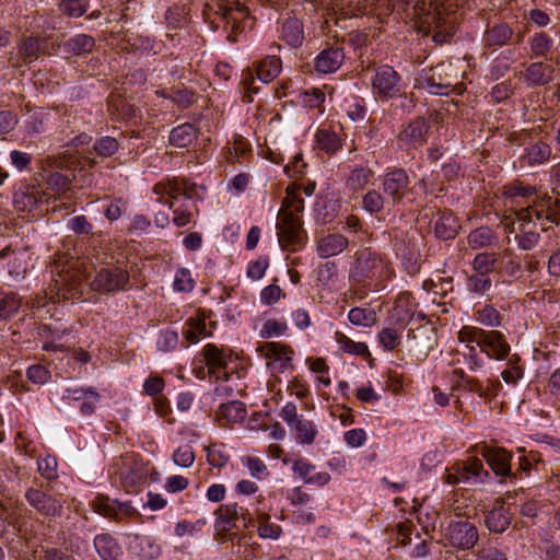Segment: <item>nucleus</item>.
<instances>
[{
	"label": "nucleus",
	"instance_id": "24",
	"mask_svg": "<svg viewBox=\"0 0 560 560\" xmlns=\"http://www.w3.org/2000/svg\"><path fill=\"white\" fill-rule=\"evenodd\" d=\"M208 315L205 311H199L192 317H190L184 328V335L190 343H196L200 339L210 335V330L207 324Z\"/></svg>",
	"mask_w": 560,
	"mask_h": 560
},
{
	"label": "nucleus",
	"instance_id": "49",
	"mask_svg": "<svg viewBox=\"0 0 560 560\" xmlns=\"http://www.w3.org/2000/svg\"><path fill=\"white\" fill-rule=\"evenodd\" d=\"M372 175L373 173L369 168H354L348 178L347 185L352 190H361L370 183Z\"/></svg>",
	"mask_w": 560,
	"mask_h": 560
},
{
	"label": "nucleus",
	"instance_id": "50",
	"mask_svg": "<svg viewBox=\"0 0 560 560\" xmlns=\"http://www.w3.org/2000/svg\"><path fill=\"white\" fill-rule=\"evenodd\" d=\"M475 560H508V557L503 550L488 541L477 549Z\"/></svg>",
	"mask_w": 560,
	"mask_h": 560
},
{
	"label": "nucleus",
	"instance_id": "4",
	"mask_svg": "<svg viewBox=\"0 0 560 560\" xmlns=\"http://www.w3.org/2000/svg\"><path fill=\"white\" fill-rule=\"evenodd\" d=\"M208 5L221 16L225 28L230 30V42H237L241 34L254 26V18L242 0H211Z\"/></svg>",
	"mask_w": 560,
	"mask_h": 560
},
{
	"label": "nucleus",
	"instance_id": "40",
	"mask_svg": "<svg viewBox=\"0 0 560 560\" xmlns=\"http://www.w3.org/2000/svg\"><path fill=\"white\" fill-rule=\"evenodd\" d=\"M267 360L266 364L272 374L283 373L292 369V359L287 355L288 352H264Z\"/></svg>",
	"mask_w": 560,
	"mask_h": 560
},
{
	"label": "nucleus",
	"instance_id": "1",
	"mask_svg": "<svg viewBox=\"0 0 560 560\" xmlns=\"http://www.w3.org/2000/svg\"><path fill=\"white\" fill-rule=\"evenodd\" d=\"M505 207L501 223L523 250L534 248L539 240L538 226L548 230L560 222V199L539 195L532 186L513 183L504 187Z\"/></svg>",
	"mask_w": 560,
	"mask_h": 560
},
{
	"label": "nucleus",
	"instance_id": "62",
	"mask_svg": "<svg viewBox=\"0 0 560 560\" xmlns=\"http://www.w3.org/2000/svg\"><path fill=\"white\" fill-rule=\"evenodd\" d=\"M206 525V520H197L196 522L180 521L175 525V534L178 537L185 535H192L195 532L200 530Z\"/></svg>",
	"mask_w": 560,
	"mask_h": 560
},
{
	"label": "nucleus",
	"instance_id": "6",
	"mask_svg": "<svg viewBox=\"0 0 560 560\" xmlns=\"http://www.w3.org/2000/svg\"><path fill=\"white\" fill-rule=\"evenodd\" d=\"M350 276L357 282L374 279L385 281L393 278L394 270L383 256L369 248H364L355 254Z\"/></svg>",
	"mask_w": 560,
	"mask_h": 560
},
{
	"label": "nucleus",
	"instance_id": "55",
	"mask_svg": "<svg viewBox=\"0 0 560 560\" xmlns=\"http://www.w3.org/2000/svg\"><path fill=\"white\" fill-rule=\"evenodd\" d=\"M156 94L162 97H170L174 103L182 107H188L195 102L194 92L187 89L175 90L170 95L160 91H156Z\"/></svg>",
	"mask_w": 560,
	"mask_h": 560
},
{
	"label": "nucleus",
	"instance_id": "54",
	"mask_svg": "<svg viewBox=\"0 0 560 560\" xmlns=\"http://www.w3.org/2000/svg\"><path fill=\"white\" fill-rule=\"evenodd\" d=\"M494 262L495 258L493 255L481 253L478 254L474 261H472V268L475 273H481V275H488L493 271L494 269Z\"/></svg>",
	"mask_w": 560,
	"mask_h": 560
},
{
	"label": "nucleus",
	"instance_id": "64",
	"mask_svg": "<svg viewBox=\"0 0 560 560\" xmlns=\"http://www.w3.org/2000/svg\"><path fill=\"white\" fill-rule=\"evenodd\" d=\"M42 560H78L72 552L61 548L50 547L43 550Z\"/></svg>",
	"mask_w": 560,
	"mask_h": 560
},
{
	"label": "nucleus",
	"instance_id": "26",
	"mask_svg": "<svg viewBox=\"0 0 560 560\" xmlns=\"http://www.w3.org/2000/svg\"><path fill=\"white\" fill-rule=\"evenodd\" d=\"M428 126L423 119L410 122L400 133L399 141L404 144L418 147L425 141Z\"/></svg>",
	"mask_w": 560,
	"mask_h": 560
},
{
	"label": "nucleus",
	"instance_id": "36",
	"mask_svg": "<svg viewBox=\"0 0 560 560\" xmlns=\"http://www.w3.org/2000/svg\"><path fill=\"white\" fill-rule=\"evenodd\" d=\"M291 428L295 431V441L299 444L311 445L314 443L317 435V428L313 421L300 419Z\"/></svg>",
	"mask_w": 560,
	"mask_h": 560
},
{
	"label": "nucleus",
	"instance_id": "10",
	"mask_svg": "<svg viewBox=\"0 0 560 560\" xmlns=\"http://www.w3.org/2000/svg\"><path fill=\"white\" fill-rule=\"evenodd\" d=\"M372 92L376 98L388 101L401 94L404 84L400 74L390 66L383 65L375 69L371 79Z\"/></svg>",
	"mask_w": 560,
	"mask_h": 560
},
{
	"label": "nucleus",
	"instance_id": "33",
	"mask_svg": "<svg viewBox=\"0 0 560 560\" xmlns=\"http://www.w3.org/2000/svg\"><path fill=\"white\" fill-rule=\"evenodd\" d=\"M405 327L401 323L384 327L378 334V341L385 350H394L400 346Z\"/></svg>",
	"mask_w": 560,
	"mask_h": 560
},
{
	"label": "nucleus",
	"instance_id": "35",
	"mask_svg": "<svg viewBox=\"0 0 560 560\" xmlns=\"http://www.w3.org/2000/svg\"><path fill=\"white\" fill-rule=\"evenodd\" d=\"M281 70V60L277 57H267L262 59L256 68L257 78L268 83L276 79Z\"/></svg>",
	"mask_w": 560,
	"mask_h": 560
},
{
	"label": "nucleus",
	"instance_id": "21",
	"mask_svg": "<svg viewBox=\"0 0 560 560\" xmlns=\"http://www.w3.org/2000/svg\"><path fill=\"white\" fill-rule=\"evenodd\" d=\"M226 352H201L200 362L205 363V366L195 368L194 372L197 377H205V370L207 369L208 374H213L217 378H220L221 375H226L225 366H226Z\"/></svg>",
	"mask_w": 560,
	"mask_h": 560
},
{
	"label": "nucleus",
	"instance_id": "41",
	"mask_svg": "<svg viewBox=\"0 0 560 560\" xmlns=\"http://www.w3.org/2000/svg\"><path fill=\"white\" fill-rule=\"evenodd\" d=\"M494 238V234L491 229L487 226H481L471 231L468 235V245L474 248H482L489 246Z\"/></svg>",
	"mask_w": 560,
	"mask_h": 560
},
{
	"label": "nucleus",
	"instance_id": "44",
	"mask_svg": "<svg viewBox=\"0 0 560 560\" xmlns=\"http://www.w3.org/2000/svg\"><path fill=\"white\" fill-rule=\"evenodd\" d=\"M94 510L109 518L117 516V510L127 509V505L118 504L116 501H110L107 497L98 495L93 502Z\"/></svg>",
	"mask_w": 560,
	"mask_h": 560
},
{
	"label": "nucleus",
	"instance_id": "37",
	"mask_svg": "<svg viewBox=\"0 0 560 560\" xmlns=\"http://www.w3.org/2000/svg\"><path fill=\"white\" fill-rule=\"evenodd\" d=\"M551 156V148L544 142H537L526 149L523 160L528 165L542 164L549 161Z\"/></svg>",
	"mask_w": 560,
	"mask_h": 560
},
{
	"label": "nucleus",
	"instance_id": "52",
	"mask_svg": "<svg viewBox=\"0 0 560 560\" xmlns=\"http://www.w3.org/2000/svg\"><path fill=\"white\" fill-rule=\"evenodd\" d=\"M67 46L73 54L81 55L90 51L93 48L94 38L90 35L79 34L69 39Z\"/></svg>",
	"mask_w": 560,
	"mask_h": 560
},
{
	"label": "nucleus",
	"instance_id": "17",
	"mask_svg": "<svg viewBox=\"0 0 560 560\" xmlns=\"http://www.w3.org/2000/svg\"><path fill=\"white\" fill-rule=\"evenodd\" d=\"M0 259H8L9 275L19 279L26 275L32 255L27 248L13 249L7 246L0 250Z\"/></svg>",
	"mask_w": 560,
	"mask_h": 560
},
{
	"label": "nucleus",
	"instance_id": "12",
	"mask_svg": "<svg viewBox=\"0 0 560 560\" xmlns=\"http://www.w3.org/2000/svg\"><path fill=\"white\" fill-rule=\"evenodd\" d=\"M25 500L36 513L46 518H56L61 516L63 502L40 488H28L25 492Z\"/></svg>",
	"mask_w": 560,
	"mask_h": 560
},
{
	"label": "nucleus",
	"instance_id": "47",
	"mask_svg": "<svg viewBox=\"0 0 560 560\" xmlns=\"http://www.w3.org/2000/svg\"><path fill=\"white\" fill-rule=\"evenodd\" d=\"M453 375L462 381V383L456 382L455 387H462L467 392L477 393L481 398H488L489 394L482 393V385L477 378L466 376L462 369H455Z\"/></svg>",
	"mask_w": 560,
	"mask_h": 560
},
{
	"label": "nucleus",
	"instance_id": "25",
	"mask_svg": "<svg viewBox=\"0 0 560 560\" xmlns=\"http://www.w3.org/2000/svg\"><path fill=\"white\" fill-rule=\"evenodd\" d=\"M512 521L510 510L501 502L494 506L486 516L485 523L491 533L502 534L508 529Z\"/></svg>",
	"mask_w": 560,
	"mask_h": 560
},
{
	"label": "nucleus",
	"instance_id": "31",
	"mask_svg": "<svg viewBox=\"0 0 560 560\" xmlns=\"http://www.w3.org/2000/svg\"><path fill=\"white\" fill-rule=\"evenodd\" d=\"M459 229L460 225L457 218L448 211L441 213L434 226L435 235L442 240L454 238Z\"/></svg>",
	"mask_w": 560,
	"mask_h": 560
},
{
	"label": "nucleus",
	"instance_id": "53",
	"mask_svg": "<svg viewBox=\"0 0 560 560\" xmlns=\"http://www.w3.org/2000/svg\"><path fill=\"white\" fill-rule=\"evenodd\" d=\"M60 11L71 18L82 16L89 9V4L82 0H63L59 4Z\"/></svg>",
	"mask_w": 560,
	"mask_h": 560
},
{
	"label": "nucleus",
	"instance_id": "59",
	"mask_svg": "<svg viewBox=\"0 0 560 560\" xmlns=\"http://www.w3.org/2000/svg\"><path fill=\"white\" fill-rule=\"evenodd\" d=\"M38 471L47 480H54L57 478V458L51 455H47L39 458L37 462Z\"/></svg>",
	"mask_w": 560,
	"mask_h": 560
},
{
	"label": "nucleus",
	"instance_id": "27",
	"mask_svg": "<svg viewBox=\"0 0 560 560\" xmlns=\"http://www.w3.org/2000/svg\"><path fill=\"white\" fill-rule=\"evenodd\" d=\"M198 129L195 125L185 122L174 127L168 137V141L176 148H187L196 141Z\"/></svg>",
	"mask_w": 560,
	"mask_h": 560
},
{
	"label": "nucleus",
	"instance_id": "34",
	"mask_svg": "<svg viewBox=\"0 0 560 560\" xmlns=\"http://www.w3.org/2000/svg\"><path fill=\"white\" fill-rule=\"evenodd\" d=\"M94 547L103 560H114L117 556L118 545L115 538L107 533L95 536Z\"/></svg>",
	"mask_w": 560,
	"mask_h": 560
},
{
	"label": "nucleus",
	"instance_id": "15",
	"mask_svg": "<svg viewBox=\"0 0 560 560\" xmlns=\"http://www.w3.org/2000/svg\"><path fill=\"white\" fill-rule=\"evenodd\" d=\"M129 281L128 272L119 267L105 268L100 270L93 281L95 290L110 292L124 289Z\"/></svg>",
	"mask_w": 560,
	"mask_h": 560
},
{
	"label": "nucleus",
	"instance_id": "30",
	"mask_svg": "<svg viewBox=\"0 0 560 560\" xmlns=\"http://www.w3.org/2000/svg\"><path fill=\"white\" fill-rule=\"evenodd\" d=\"M280 38L291 47L302 45L304 39L302 23L295 18L285 20L281 26Z\"/></svg>",
	"mask_w": 560,
	"mask_h": 560
},
{
	"label": "nucleus",
	"instance_id": "58",
	"mask_svg": "<svg viewBox=\"0 0 560 560\" xmlns=\"http://www.w3.org/2000/svg\"><path fill=\"white\" fill-rule=\"evenodd\" d=\"M491 279L488 275L474 273L468 278L467 284L471 292L483 294L491 288Z\"/></svg>",
	"mask_w": 560,
	"mask_h": 560
},
{
	"label": "nucleus",
	"instance_id": "60",
	"mask_svg": "<svg viewBox=\"0 0 560 560\" xmlns=\"http://www.w3.org/2000/svg\"><path fill=\"white\" fill-rule=\"evenodd\" d=\"M174 463L182 467H189L194 464L195 453L188 444L179 446L173 455Z\"/></svg>",
	"mask_w": 560,
	"mask_h": 560
},
{
	"label": "nucleus",
	"instance_id": "38",
	"mask_svg": "<svg viewBox=\"0 0 560 560\" xmlns=\"http://www.w3.org/2000/svg\"><path fill=\"white\" fill-rule=\"evenodd\" d=\"M22 305L20 295L15 292L3 293L0 299V318L10 319L12 318Z\"/></svg>",
	"mask_w": 560,
	"mask_h": 560
},
{
	"label": "nucleus",
	"instance_id": "3",
	"mask_svg": "<svg viewBox=\"0 0 560 560\" xmlns=\"http://www.w3.org/2000/svg\"><path fill=\"white\" fill-rule=\"evenodd\" d=\"M156 202L168 206L173 212V223L178 228L189 225L195 217L196 206L186 194V186L182 179L172 178L156 183L153 186Z\"/></svg>",
	"mask_w": 560,
	"mask_h": 560
},
{
	"label": "nucleus",
	"instance_id": "5",
	"mask_svg": "<svg viewBox=\"0 0 560 560\" xmlns=\"http://www.w3.org/2000/svg\"><path fill=\"white\" fill-rule=\"evenodd\" d=\"M113 474L118 477L120 486L127 491H136L143 486L149 477V464L144 463L140 454L126 452L115 459Z\"/></svg>",
	"mask_w": 560,
	"mask_h": 560
},
{
	"label": "nucleus",
	"instance_id": "56",
	"mask_svg": "<svg viewBox=\"0 0 560 560\" xmlns=\"http://www.w3.org/2000/svg\"><path fill=\"white\" fill-rule=\"evenodd\" d=\"M512 36V30L506 24L495 25L488 33L487 40L491 45H503Z\"/></svg>",
	"mask_w": 560,
	"mask_h": 560
},
{
	"label": "nucleus",
	"instance_id": "16",
	"mask_svg": "<svg viewBox=\"0 0 560 560\" xmlns=\"http://www.w3.org/2000/svg\"><path fill=\"white\" fill-rule=\"evenodd\" d=\"M215 525H222V529L225 532H231L234 528L238 529V521L243 522L244 527H247V523L250 522L247 510L240 508L237 503L220 505L215 511Z\"/></svg>",
	"mask_w": 560,
	"mask_h": 560
},
{
	"label": "nucleus",
	"instance_id": "46",
	"mask_svg": "<svg viewBox=\"0 0 560 560\" xmlns=\"http://www.w3.org/2000/svg\"><path fill=\"white\" fill-rule=\"evenodd\" d=\"M300 102L303 106L311 109L324 112L323 104L325 102V93L319 89H311L300 95Z\"/></svg>",
	"mask_w": 560,
	"mask_h": 560
},
{
	"label": "nucleus",
	"instance_id": "9",
	"mask_svg": "<svg viewBox=\"0 0 560 560\" xmlns=\"http://www.w3.org/2000/svg\"><path fill=\"white\" fill-rule=\"evenodd\" d=\"M458 340L465 345L468 350L480 348L486 350H510V346L503 339V336L495 330L486 331L478 327L464 326L458 331Z\"/></svg>",
	"mask_w": 560,
	"mask_h": 560
},
{
	"label": "nucleus",
	"instance_id": "48",
	"mask_svg": "<svg viewBox=\"0 0 560 560\" xmlns=\"http://www.w3.org/2000/svg\"><path fill=\"white\" fill-rule=\"evenodd\" d=\"M282 533L281 527L270 522V516L266 513L258 516V535L261 538L277 539Z\"/></svg>",
	"mask_w": 560,
	"mask_h": 560
},
{
	"label": "nucleus",
	"instance_id": "2",
	"mask_svg": "<svg viewBox=\"0 0 560 560\" xmlns=\"http://www.w3.org/2000/svg\"><path fill=\"white\" fill-rule=\"evenodd\" d=\"M302 188L296 185L288 186L285 197L277 217V236L282 249L296 250L305 244L306 233L303 230L301 213L304 210Z\"/></svg>",
	"mask_w": 560,
	"mask_h": 560
},
{
	"label": "nucleus",
	"instance_id": "20",
	"mask_svg": "<svg viewBox=\"0 0 560 560\" xmlns=\"http://www.w3.org/2000/svg\"><path fill=\"white\" fill-rule=\"evenodd\" d=\"M345 60V54L339 48H328L320 51L314 60V69L322 74L336 72Z\"/></svg>",
	"mask_w": 560,
	"mask_h": 560
},
{
	"label": "nucleus",
	"instance_id": "51",
	"mask_svg": "<svg viewBox=\"0 0 560 560\" xmlns=\"http://www.w3.org/2000/svg\"><path fill=\"white\" fill-rule=\"evenodd\" d=\"M345 110L348 117L353 121L362 120L366 115L364 101L355 96L346 100Z\"/></svg>",
	"mask_w": 560,
	"mask_h": 560
},
{
	"label": "nucleus",
	"instance_id": "23",
	"mask_svg": "<svg viewBox=\"0 0 560 560\" xmlns=\"http://www.w3.org/2000/svg\"><path fill=\"white\" fill-rule=\"evenodd\" d=\"M247 416L246 406L243 401L231 400L222 402L215 412V420L218 422L225 421L222 425L240 423L245 420Z\"/></svg>",
	"mask_w": 560,
	"mask_h": 560
},
{
	"label": "nucleus",
	"instance_id": "7",
	"mask_svg": "<svg viewBox=\"0 0 560 560\" xmlns=\"http://www.w3.org/2000/svg\"><path fill=\"white\" fill-rule=\"evenodd\" d=\"M401 4L413 3V18L419 31L428 34L446 23L447 10L443 0H396Z\"/></svg>",
	"mask_w": 560,
	"mask_h": 560
},
{
	"label": "nucleus",
	"instance_id": "39",
	"mask_svg": "<svg viewBox=\"0 0 560 560\" xmlns=\"http://www.w3.org/2000/svg\"><path fill=\"white\" fill-rule=\"evenodd\" d=\"M348 319L357 326L372 327L377 323V315L372 308L353 307L348 313Z\"/></svg>",
	"mask_w": 560,
	"mask_h": 560
},
{
	"label": "nucleus",
	"instance_id": "63",
	"mask_svg": "<svg viewBox=\"0 0 560 560\" xmlns=\"http://www.w3.org/2000/svg\"><path fill=\"white\" fill-rule=\"evenodd\" d=\"M384 207L383 197L375 190L369 191L363 198V208L371 212H380Z\"/></svg>",
	"mask_w": 560,
	"mask_h": 560
},
{
	"label": "nucleus",
	"instance_id": "22",
	"mask_svg": "<svg viewBox=\"0 0 560 560\" xmlns=\"http://www.w3.org/2000/svg\"><path fill=\"white\" fill-rule=\"evenodd\" d=\"M348 245V238L343 235L327 234L316 241V253L320 258H329L341 254Z\"/></svg>",
	"mask_w": 560,
	"mask_h": 560
},
{
	"label": "nucleus",
	"instance_id": "8",
	"mask_svg": "<svg viewBox=\"0 0 560 560\" xmlns=\"http://www.w3.org/2000/svg\"><path fill=\"white\" fill-rule=\"evenodd\" d=\"M458 67L451 61L441 62L425 74V88L431 94H462L464 84L458 82Z\"/></svg>",
	"mask_w": 560,
	"mask_h": 560
},
{
	"label": "nucleus",
	"instance_id": "32",
	"mask_svg": "<svg viewBox=\"0 0 560 560\" xmlns=\"http://www.w3.org/2000/svg\"><path fill=\"white\" fill-rule=\"evenodd\" d=\"M552 78V68L544 62L532 63L525 72V81L530 85H542Z\"/></svg>",
	"mask_w": 560,
	"mask_h": 560
},
{
	"label": "nucleus",
	"instance_id": "11",
	"mask_svg": "<svg viewBox=\"0 0 560 560\" xmlns=\"http://www.w3.org/2000/svg\"><path fill=\"white\" fill-rule=\"evenodd\" d=\"M443 536L450 546L464 551L472 549L479 540L478 528L467 520L451 521Z\"/></svg>",
	"mask_w": 560,
	"mask_h": 560
},
{
	"label": "nucleus",
	"instance_id": "28",
	"mask_svg": "<svg viewBox=\"0 0 560 560\" xmlns=\"http://www.w3.org/2000/svg\"><path fill=\"white\" fill-rule=\"evenodd\" d=\"M57 295L58 300H74L79 299L82 294V279L74 275H67L61 280L56 281V285H59Z\"/></svg>",
	"mask_w": 560,
	"mask_h": 560
},
{
	"label": "nucleus",
	"instance_id": "45",
	"mask_svg": "<svg viewBox=\"0 0 560 560\" xmlns=\"http://www.w3.org/2000/svg\"><path fill=\"white\" fill-rule=\"evenodd\" d=\"M476 320L488 327H498L501 323V316L492 305H485L475 313Z\"/></svg>",
	"mask_w": 560,
	"mask_h": 560
},
{
	"label": "nucleus",
	"instance_id": "61",
	"mask_svg": "<svg viewBox=\"0 0 560 560\" xmlns=\"http://www.w3.org/2000/svg\"><path fill=\"white\" fill-rule=\"evenodd\" d=\"M282 290L277 284H269L260 292V303L264 305H273L282 298Z\"/></svg>",
	"mask_w": 560,
	"mask_h": 560
},
{
	"label": "nucleus",
	"instance_id": "42",
	"mask_svg": "<svg viewBox=\"0 0 560 560\" xmlns=\"http://www.w3.org/2000/svg\"><path fill=\"white\" fill-rule=\"evenodd\" d=\"M288 325L283 318H268L266 319L259 330L262 338H273L285 334Z\"/></svg>",
	"mask_w": 560,
	"mask_h": 560
},
{
	"label": "nucleus",
	"instance_id": "43",
	"mask_svg": "<svg viewBox=\"0 0 560 560\" xmlns=\"http://www.w3.org/2000/svg\"><path fill=\"white\" fill-rule=\"evenodd\" d=\"M195 285V279L188 268H179L176 270L173 281L174 291L188 293L194 290Z\"/></svg>",
	"mask_w": 560,
	"mask_h": 560
},
{
	"label": "nucleus",
	"instance_id": "29",
	"mask_svg": "<svg viewBox=\"0 0 560 560\" xmlns=\"http://www.w3.org/2000/svg\"><path fill=\"white\" fill-rule=\"evenodd\" d=\"M314 138L316 147L327 154H335L341 148L340 137L330 128H318Z\"/></svg>",
	"mask_w": 560,
	"mask_h": 560
},
{
	"label": "nucleus",
	"instance_id": "14",
	"mask_svg": "<svg viewBox=\"0 0 560 560\" xmlns=\"http://www.w3.org/2000/svg\"><path fill=\"white\" fill-rule=\"evenodd\" d=\"M49 196L38 186H27L16 191L13 196V205L16 211L32 213L40 206L48 203Z\"/></svg>",
	"mask_w": 560,
	"mask_h": 560
},
{
	"label": "nucleus",
	"instance_id": "18",
	"mask_svg": "<svg viewBox=\"0 0 560 560\" xmlns=\"http://www.w3.org/2000/svg\"><path fill=\"white\" fill-rule=\"evenodd\" d=\"M409 177L404 170H395L384 176L383 190L394 202H399L408 192Z\"/></svg>",
	"mask_w": 560,
	"mask_h": 560
},
{
	"label": "nucleus",
	"instance_id": "13",
	"mask_svg": "<svg viewBox=\"0 0 560 560\" xmlns=\"http://www.w3.org/2000/svg\"><path fill=\"white\" fill-rule=\"evenodd\" d=\"M475 450L477 454H480L486 459L495 475L502 477L516 476V474H511L512 455L506 450L497 446H489L485 443L476 445Z\"/></svg>",
	"mask_w": 560,
	"mask_h": 560
},
{
	"label": "nucleus",
	"instance_id": "19",
	"mask_svg": "<svg viewBox=\"0 0 560 560\" xmlns=\"http://www.w3.org/2000/svg\"><path fill=\"white\" fill-rule=\"evenodd\" d=\"M511 352H487L490 359L506 360V368L502 371L501 376L508 384H516L524 375V365L517 353Z\"/></svg>",
	"mask_w": 560,
	"mask_h": 560
},
{
	"label": "nucleus",
	"instance_id": "57",
	"mask_svg": "<svg viewBox=\"0 0 560 560\" xmlns=\"http://www.w3.org/2000/svg\"><path fill=\"white\" fill-rule=\"evenodd\" d=\"M95 152L103 158H108L118 151V141L113 137H103L93 145Z\"/></svg>",
	"mask_w": 560,
	"mask_h": 560
}]
</instances>
